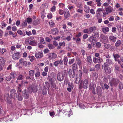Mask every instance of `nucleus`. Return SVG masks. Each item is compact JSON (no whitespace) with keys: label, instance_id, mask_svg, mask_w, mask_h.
Wrapping results in <instances>:
<instances>
[{"label":"nucleus","instance_id":"f257e3e1","mask_svg":"<svg viewBox=\"0 0 123 123\" xmlns=\"http://www.w3.org/2000/svg\"><path fill=\"white\" fill-rule=\"evenodd\" d=\"M88 82V80L87 79H86L82 80L80 84V88L81 89L83 88L84 89H86L87 88Z\"/></svg>","mask_w":123,"mask_h":123},{"label":"nucleus","instance_id":"f03ea898","mask_svg":"<svg viewBox=\"0 0 123 123\" xmlns=\"http://www.w3.org/2000/svg\"><path fill=\"white\" fill-rule=\"evenodd\" d=\"M105 10L104 12H103V16L105 17L106 16V15L108 14L109 13L114 11V9L113 8L110 6L109 7L105 8Z\"/></svg>","mask_w":123,"mask_h":123},{"label":"nucleus","instance_id":"7ed1b4c3","mask_svg":"<svg viewBox=\"0 0 123 123\" xmlns=\"http://www.w3.org/2000/svg\"><path fill=\"white\" fill-rule=\"evenodd\" d=\"M67 71L65 70L64 71V73L61 74L60 73H58L57 75V80L60 81L63 80L64 79V77L67 75Z\"/></svg>","mask_w":123,"mask_h":123},{"label":"nucleus","instance_id":"20e7f679","mask_svg":"<svg viewBox=\"0 0 123 123\" xmlns=\"http://www.w3.org/2000/svg\"><path fill=\"white\" fill-rule=\"evenodd\" d=\"M119 83V81L117 79H113L112 81L109 82L110 85L112 86H116Z\"/></svg>","mask_w":123,"mask_h":123},{"label":"nucleus","instance_id":"39448f33","mask_svg":"<svg viewBox=\"0 0 123 123\" xmlns=\"http://www.w3.org/2000/svg\"><path fill=\"white\" fill-rule=\"evenodd\" d=\"M108 66L106 63L104 65V69L105 72L106 73L109 74L111 72V69L110 68H108Z\"/></svg>","mask_w":123,"mask_h":123},{"label":"nucleus","instance_id":"423d86ee","mask_svg":"<svg viewBox=\"0 0 123 123\" xmlns=\"http://www.w3.org/2000/svg\"><path fill=\"white\" fill-rule=\"evenodd\" d=\"M95 87L96 86L93 83H91L90 85V89L92 91L93 94H95L96 93L95 89Z\"/></svg>","mask_w":123,"mask_h":123},{"label":"nucleus","instance_id":"0eeeda50","mask_svg":"<svg viewBox=\"0 0 123 123\" xmlns=\"http://www.w3.org/2000/svg\"><path fill=\"white\" fill-rule=\"evenodd\" d=\"M63 64V61L62 59H60L59 60H57L54 63V64L55 67H58L59 65H62Z\"/></svg>","mask_w":123,"mask_h":123},{"label":"nucleus","instance_id":"6e6552de","mask_svg":"<svg viewBox=\"0 0 123 123\" xmlns=\"http://www.w3.org/2000/svg\"><path fill=\"white\" fill-rule=\"evenodd\" d=\"M10 94L11 97L13 98H16L17 94L16 91L15 89H12L10 91Z\"/></svg>","mask_w":123,"mask_h":123},{"label":"nucleus","instance_id":"1a4fd4ad","mask_svg":"<svg viewBox=\"0 0 123 123\" xmlns=\"http://www.w3.org/2000/svg\"><path fill=\"white\" fill-rule=\"evenodd\" d=\"M43 56V54L42 52L38 51L35 54V56L37 59L42 58Z\"/></svg>","mask_w":123,"mask_h":123},{"label":"nucleus","instance_id":"9d476101","mask_svg":"<svg viewBox=\"0 0 123 123\" xmlns=\"http://www.w3.org/2000/svg\"><path fill=\"white\" fill-rule=\"evenodd\" d=\"M75 72L73 71V72H72V71L71 69H70L68 71V73L69 76L72 78L74 77L75 76Z\"/></svg>","mask_w":123,"mask_h":123},{"label":"nucleus","instance_id":"9b49d317","mask_svg":"<svg viewBox=\"0 0 123 123\" xmlns=\"http://www.w3.org/2000/svg\"><path fill=\"white\" fill-rule=\"evenodd\" d=\"M23 95L25 98L27 99L29 98V95L25 90H24L22 92Z\"/></svg>","mask_w":123,"mask_h":123},{"label":"nucleus","instance_id":"f8f14e48","mask_svg":"<svg viewBox=\"0 0 123 123\" xmlns=\"http://www.w3.org/2000/svg\"><path fill=\"white\" fill-rule=\"evenodd\" d=\"M19 52H17L14 54L12 56L14 60L18 59L19 58Z\"/></svg>","mask_w":123,"mask_h":123},{"label":"nucleus","instance_id":"ddd939ff","mask_svg":"<svg viewBox=\"0 0 123 123\" xmlns=\"http://www.w3.org/2000/svg\"><path fill=\"white\" fill-rule=\"evenodd\" d=\"M64 17L66 18H68L70 16L69 11L67 9H65L64 10Z\"/></svg>","mask_w":123,"mask_h":123},{"label":"nucleus","instance_id":"4468645a","mask_svg":"<svg viewBox=\"0 0 123 123\" xmlns=\"http://www.w3.org/2000/svg\"><path fill=\"white\" fill-rule=\"evenodd\" d=\"M97 93L98 95L100 96L102 93V91L101 87L99 86H98L97 88Z\"/></svg>","mask_w":123,"mask_h":123},{"label":"nucleus","instance_id":"2eb2a0df","mask_svg":"<svg viewBox=\"0 0 123 123\" xmlns=\"http://www.w3.org/2000/svg\"><path fill=\"white\" fill-rule=\"evenodd\" d=\"M50 32L51 34L55 35L57 34L58 31L57 29L55 28L51 30Z\"/></svg>","mask_w":123,"mask_h":123},{"label":"nucleus","instance_id":"dca6fc26","mask_svg":"<svg viewBox=\"0 0 123 123\" xmlns=\"http://www.w3.org/2000/svg\"><path fill=\"white\" fill-rule=\"evenodd\" d=\"M6 62L5 59L2 57H0V65H3L5 64Z\"/></svg>","mask_w":123,"mask_h":123},{"label":"nucleus","instance_id":"f3484780","mask_svg":"<svg viewBox=\"0 0 123 123\" xmlns=\"http://www.w3.org/2000/svg\"><path fill=\"white\" fill-rule=\"evenodd\" d=\"M106 62L104 64V65L106 63L108 66H109V65H111L112 64V62L111 59L109 58H107L106 59Z\"/></svg>","mask_w":123,"mask_h":123},{"label":"nucleus","instance_id":"a211bd4d","mask_svg":"<svg viewBox=\"0 0 123 123\" xmlns=\"http://www.w3.org/2000/svg\"><path fill=\"white\" fill-rule=\"evenodd\" d=\"M31 89V92H35L37 91V88L35 86H32L31 87V88L29 87L28 88V89L29 91H30V90Z\"/></svg>","mask_w":123,"mask_h":123},{"label":"nucleus","instance_id":"6ab92c4d","mask_svg":"<svg viewBox=\"0 0 123 123\" xmlns=\"http://www.w3.org/2000/svg\"><path fill=\"white\" fill-rule=\"evenodd\" d=\"M37 42L36 41L33 40L30 41L29 43V44L33 46H35L37 45Z\"/></svg>","mask_w":123,"mask_h":123},{"label":"nucleus","instance_id":"aec40b11","mask_svg":"<svg viewBox=\"0 0 123 123\" xmlns=\"http://www.w3.org/2000/svg\"><path fill=\"white\" fill-rule=\"evenodd\" d=\"M117 37H115L113 36H111L109 38L110 41L113 42H114L116 41Z\"/></svg>","mask_w":123,"mask_h":123},{"label":"nucleus","instance_id":"412c9836","mask_svg":"<svg viewBox=\"0 0 123 123\" xmlns=\"http://www.w3.org/2000/svg\"><path fill=\"white\" fill-rule=\"evenodd\" d=\"M87 61L88 62V63L89 64H91L92 63V61L91 56H89L87 57Z\"/></svg>","mask_w":123,"mask_h":123},{"label":"nucleus","instance_id":"4be33fe9","mask_svg":"<svg viewBox=\"0 0 123 123\" xmlns=\"http://www.w3.org/2000/svg\"><path fill=\"white\" fill-rule=\"evenodd\" d=\"M19 86L17 87V92L18 94H20L22 91L21 89V85L19 84L18 85Z\"/></svg>","mask_w":123,"mask_h":123},{"label":"nucleus","instance_id":"5701e85b","mask_svg":"<svg viewBox=\"0 0 123 123\" xmlns=\"http://www.w3.org/2000/svg\"><path fill=\"white\" fill-rule=\"evenodd\" d=\"M102 30L104 33H106V32H108L109 31V28L108 27H106L103 28Z\"/></svg>","mask_w":123,"mask_h":123},{"label":"nucleus","instance_id":"b1692460","mask_svg":"<svg viewBox=\"0 0 123 123\" xmlns=\"http://www.w3.org/2000/svg\"><path fill=\"white\" fill-rule=\"evenodd\" d=\"M36 71V72L35 74V76L36 77H37L40 75V73L38 68L37 69Z\"/></svg>","mask_w":123,"mask_h":123},{"label":"nucleus","instance_id":"393cba45","mask_svg":"<svg viewBox=\"0 0 123 123\" xmlns=\"http://www.w3.org/2000/svg\"><path fill=\"white\" fill-rule=\"evenodd\" d=\"M90 8L89 7L86 6H84V11L87 13H88L89 11Z\"/></svg>","mask_w":123,"mask_h":123},{"label":"nucleus","instance_id":"a878e982","mask_svg":"<svg viewBox=\"0 0 123 123\" xmlns=\"http://www.w3.org/2000/svg\"><path fill=\"white\" fill-rule=\"evenodd\" d=\"M77 63L80 67L81 68L82 64L81 61L79 59H77L76 60Z\"/></svg>","mask_w":123,"mask_h":123},{"label":"nucleus","instance_id":"bb28decb","mask_svg":"<svg viewBox=\"0 0 123 123\" xmlns=\"http://www.w3.org/2000/svg\"><path fill=\"white\" fill-rule=\"evenodd\" d=\"M90 33L95 31L96 29V27L95 26H92L89 28Z\"/></svg>","mask_w":123,"mask_h":123},{"label":"nucleus","instance_id":"cd10ccee","mask_svg":"<svg viewBox=\"0 0 123 123\" xmlns=\"http://www.w3.org/2000/svg\"><path fill=\"white\" fill-rule=\"evenodd\" d=\"M102 41L103 43L106 42L107 41V37L105 36H102Z\"/></svg>","mask_w":123,"mask_h":123},{"label":"nucleus","instance_id":"c85d7f7f","mask_svg":"<svg viewBox=\"0 0 123 123\" xmlns=\"http://www.w3.org/2000/svg\"><path fill=\"white\" fill-rule=\"evenodd\" d=\"M77 68V64L75 63H74L72 65V69L73 71L75 72Z\"/></svg>","mask_w":123,"mask_h":123},{"label":"nucleus","instance_id":"c756f323","mask_svg":"<svg viewBox=\"0 0 123 123\" xmlns=\"http://www.w3.org/2000/svg\"><path fill=\"white\" fill-rule=\"evenodd\" d=\"M104 47L105 48L107 49H109L110 47H111L112 48V47L110 45L106 43H105L104 44Z\"/></svg>","mask_w":123,"mask_h":123},{"label":"nucleus","instance_id":"7c9ffc66","mask_svg":"<svg viewBox=\"0 0 123 123\" xmlns=\"http://www.w3.org/2000/svg\"><path fill=\"white\" fill-rule=\"evenodd\" d=\"M96 17L97 19H99L101 16V12H97V11H96Z\"/></svg>","mask_w":123,"mask_h":123},{"label":"nucleus","instance_id":"2f4dec72","mask_svg":"<svg viewBox=\"0 0 123 123\" xmlns=\"http://www.w3.org/2000/svg\"><path fill=\"white\" fill-rule=\"evenodd\" d=\"M121 43V41L120 40L117 41L116 42L115 46L116 47H118L119 46Z\"/></svg>","mask_w":123,"mask_h":123},{"label":"nucleus","instance_id":"473e14b6","mask_svg":"<svg viewBox=\"0 0 123 123\" xmlns=\"http://www.w3.org/2000/svg\"><path fill=\"white\" fill-rule=\"evenodd\" d=\"M57 57V55L54 53H53L52 54L51 57L52 59L53 60L55 59Z\"/></svg>","mask_w":123,"mask_h":123},{"label":"nucleus","instance_id":"72a5a7b5","mask_svg":"<svg viewBox=\"0 0 123 123\" xmlns=\"http://www.w3.org/2000/svg\"><path fill=\"white\" fill-rule=\"evenodd\" d=\"M28 57L29 58L30 61L31 62H32L35 59L34 56L33 55H29Z\"/></svg>","mask_w":123,"mask_h":123},{"label":"nucleus","instance_id":"f704fd0d","mask_svg":"<svg viewBox=\"0 0 123 123\" xmlns=\"http://www.w3.org/2000/svg\"><path fill=\"white\" fill-rule=\"evenodd\" d=\"M96 2V4L98 6H101V0H95Z\"/></svg>","mask_w":123,"mask_h":123},{"label":"nucleus","instance_id":"c9c22d12","mask_svg":"<svg viewBox=\"0 0 123 123\" xmlns=\"http://www.w3.org/2000/svg\"><path fill=\"white\" fill-rule=\"evenodd\" d=\"M10 75L12 78H14L16 76V74L14 72H11L10 73Z\"/></svg>","mask_w":123,"mask_h":123},{"label":"nucleus","instance_id":"e433bc0d","mask_svg":"<svg viewBox=\"0 0 123 123\" xmlns=\"http://www.w3.org/2000/svg\"><path fill=\"white\" fill-rule=\"evenodd\" d=\"M34 74V71L33 70H31L29 72V75L31 76H33Z\"/></svg>","mask_w":123,"mask_h":123},{"label":"nucleus","instance_id":"4c0bfd02","mask_svg":"<svg viewBox=\"0 0 123 123\" xmlns=\"http://www.w3.org/2000/svg\"><path fill=\"white\" fill-rule=\"evenodd\" d=\"M83 32L84 33H86L87 34H90L89 29H85L83 31Z\"/></svg>","mask_w":123,"mask_h":123},{"label":"nucleus","instance_id":"58836bf2","mask_svg":"<svg viewBox=\"0 0 123 123\" xmlns=\"http://www.w3.org/2000/svg\"><path fill=\"white\" fill-rule=\"evenodd\" d=\"M49 24L50 26H53L55 25L54 23L52 20H50L49 22Z\"/></svg>","mask_w":123,"mask_h":123},{"label":"nucleus","instance_id":"ea45409f","mask_svg":"<svg viewBox=\"0 0 123 123\" xmlns=\"http://www.w3.org/2000/svg\"><path fill=\"white\" fill-rule=\"evenodd\" d=\"M64 64L65 65H66L67 64L68 62L67 57H65L63 59Z\"/></svg>","mask_w":123,"mask_h":123},{"label":"nucleus","instance_id":"a19ab883","mask_svg":"<svg viewBox=\"0 0 123 123\" xmlns=\"http://www.w3.org/2000/svg\"><path fill=\"white\" fill-rule=\"evenodd\" d=\"M103 60L100 57H98L97 58V62L100 63Z\"/></svg>","mask_w":123,"mask_h":123},{"label":"nucleus","instance_id":"79ce46f5","mask_svg":"<svg viewBox=\"0 0 123 123\" xmlns=\"http://www.w3.org/2000/svg\"><path fill=\"white\" fill-rule=\"evenodd\" d=\"M18 98L19 101H20L22 100L23 98L21 96L20 94H18Z\"/></svg>","mask_w":123,"mask_h":123},{"label":"nucleus","instance_id":"37998d69","mask_svg":"<svg viewBox=\"0 0 123 123\" xmlns=\"http://www.w3.org/2000/svg\"><path fill=\"white\" fill-rule=\"evenodd\" d=\"M6 51V49L4 48L0 49V52L2 54H3Z\"/></svg>","mask_w":123,"mask_h":123},{"label":"nucleus","instance_id":"c03bdc74","mask_svg":"<svg viewBox=\"0 0 123 123\" xmlns=\"http://www.w3.org/2000/svg\"><path fill=\"white\" fill-rule=\"evenodd\" d=\"M73 84L71 82H69L68 84V87L71 88H73Z\"/></svg>","mask_w":123,"mask_h":123},{"label":"nucleus","instance_id":"a18cd8bd","mask_svg":"<svg viewBox=\"0 0 123 123\" xmlns=\"http://www.w3.org/2000/svg\"><path fill=\"white\" fill-rule=\"evenodd\" d=\"M40 41L41 43L43 44H44L45 43L44 39L43 37H40Z\"/></svg>","mask_w":123,"mask_h":123},{"label":"nucleus","instance_id":"49530a36","mask_svg":"<svg viewBox=\"0 0 123 123\" xmlns=\"http://www.w3.org/2000/svg\"><path fill=\"white\" fill-rule=\"evenodd\" d=\"M101 44L100 42H98L96 43V47L97 48H99L101 46Z\"/></svg>","mask_w":123,"mask_h":123},{"label":"nucleus","instance_id":"de8ad7c7","mask_svg":"<svg viewBox=\"0 0 123 123\" xmlns=\"http://www.w3.org/2000/svg\"><path fill=\"white\" fill-rule=\"evenodd\" d=\"M48 46L49 49H52L54 48V46L50 44H48Z\"/></svg>","mask_w":123,"mask_h":123},{"label":"nucleus","instance_id":"09e8293b","mask_svg":"<svg viewBox=\"0 0 123 123\" xmlns=\"http://www.w3.org/2000/svg\"><path fill=\"white\" fill-rule=\"evenodd\" d=\"M114 56L115 59V60L116 61H117L116 59L119 58L120 57L119 55L117 54L114 55Z\"/></svg>","mask_w":123,"mask_h":123},{"label":"nucleus","instance_id":"8fccbe9b","mask_svg":"<svg viewBox=\"0 0 123 123\" xmlns=\"http://www.w3.org/2000/svg\"><path fill=\"white\" fill-rule=\"evenodd\" d=\"M95 38L94 37H93V36H91L89 38V41L90 42H91L92 41H94V38Z\"/></svg>","mask_w":123,"mask_h":123},{"label":"nucleus","instance_id":"3c124183","mask_svg":"<svg viewBox=\"0 0 123 123\" xmlns=\"http://www.w3.org/2000/svg\"><path fill=\"white\" fill-rule=\"evenodd\" d=\"M65 42L63 41L62 43L60 42L59 43V44L60 46H62L63 47L65 46Z\"/></svg>","mask_w":123,"mask_h":123},{"label":"nucleus","instance_id":"603ef678","mask_svg":"<svg viewBox=\"0 0 123 123\" xmlns=\"http://www.w3.org/2000/svg\"><path fill=\"white\" fill-rule=\"evenodd\" d=\"M32 19L31 18H28L27 19V21L28 23H29L32 22Z\"/></svg>","mask_w":123,"mask_h":123},{"label":"nucleus","instance_id":"864d4df0","mask_svg":"<svg viewBox=\"0 0 123 123\" xmlns=\"http://www.w3.org/2000/svg\"><path fill=\"white\" fill-rule=\"evenodd\" d=\"M52 17V13H49L47 15V17L49 19L51 18Z\"/></svg>","mask_w":123,"mask_h":123},{"label":"nucleus","instance_id":"5fc2aeb1","mask_svg":"<svg viewBox=\"0 0 123 123\" xmlns=\"http://www.w3.org/2000/svg\"><path fill=\"white\" fill-rule=\"evenodd\" d=\"M117 30V28L115 27H113L112 28V31L113 33H115Z\"/></svg>","mask_w":123,"mask_h":123},{"label":"nucleus","instance_id":"6e6d98bb","mask_svg":"<svg viewBox=\"0 0 123 123\" xmlns=\"http://www.w3.org/2000/svg\"><path fill=\"white\" fill-rule=\"evenodd\" d=\"M23 78V76L21 75H19L17 79V80H22Z\"/></svg>","mask_w":123,"mask_h":123},{"label":"nucleus","instance_id":"4d7b16f0","mask_svg":"<svg viewBox=\"0 0 123 123\" xmlns=\"http://www.w3.org/2000/svg\"><path fill=\"white\" fill-rule=\"evenodd\" d=\"M93 37H94L95 38H98L99 36V34L98 33H95L94 34V35Z\"/></svg>","mask_w":123,"mask_h":123},{"label":"nucleus","instance_id":"13d9d810","mask_svg":"<svg viewBox=\"0 0 123 123\" xmlns=\"http://www.w3.org/2000/svg\"><path fill=\"white\" fill-rule=\"evenodd\" d=\"M2 26L3 27H5L7 25L4 22H2L1 23Z\"/></svg>","mask_w":123,"mask_h":123},{"label":"nucleus","instance_id":"bf43d9fd","mask_svg":"<svg viewBox=\"0 0 123 123\" xmlns=\"http://www.w3.org/2000/svg\"><path fill=\"white\" fill-rule=\"evenodd\" d=\"M12 31H16L17 30V28L16 26H14L12 27Z\"/></svg>","mask_w":123,"mask_h":123},{"label":"nucleus","instance_id":"052dcab7","mask_svg":"<svg viewBox=\"0 0 123 123\" xmlns=\"http://www.w3.org/2000/svg\"><path fill=\"white\" fill-rule=\"evenodd\" d=\"M77 7L80 9L82 8V4L80 3H79L78 4L77 6Z\"/></svg>","mask_w":123,"mask_h":123},{"label":"nucleus","instance_id":"680f3d73","mask_svg":"<svg viewBox=\"0 0 123 123\" xmlns=\"http://www.w3.org/2000/svg\"><path fill=\"white\" fill-rule=\"evenodd\" d=\"M74 59L71 60L68 62L69 64L70 65L72 64L74 62Z\"/></svg>","mask_w":123,"mask_h":123},{"label":"nucleus","instance_id":"e2e57ef3","mask_svg":"<svg viewBox=\"0 0 123 123\" xmlns=\"http://www.w3.org/2000/svg\"><path fill=\"white\" fill-rule=\"evenodd\" d=\"M93 2L92 1H90L87 2V4L89 6H92V4H93Z\"/></svg>","mask_w":123,"mask_h":123},{"label":"nucleus","instance_id":"0e129e2a","mask_svg":"<svg viewBox=\"0 0 123 123\" xmlns=\"http://www.w3.org/2000/svg\"><path fill=\"white\" fill-rule=\"evenodd\" d=\"M100 65L99 64H97L95 65V68L97 70H99L100 68Z\"/></svg>","mask_w":123,"mask_h":123},{"label":"nucleus","instance_id":"69168bd1","mask_svg":"<svg viewBox=\"0 0 123 123\" xmlns=\"http://www.w3.org/2000/svg\"><path fill=\"white\" fill-rule=\"evenodd\" d=\"M27 23L26 21H25L22 24V26H25L27 25Z\"/></svg>","mask_w":123,"mask_h":123},{"label":"nucleus","instance_id":"338daca9","mask_svg":"<svg viewBox=\"0 0 123 123\" xmlns=\"http://www.w3.org/2000/svg\"><path fill=\"white\" fill-rule=\"evenodd\" d=\"M90 12L92 14H94L95 13V12L93 9H91L90 11Z\"/></svg>","mask_w":123,"mask_h":123},{"label":"nucleus","instance_id":"774afa93","mask_svg":"<svg viewBox=\"0 0 123 123\" xmlns=\"http://www.w3.org/2000/svg\"><path fill=\"white\" fill-rule=\"evenodd\" d=\"M79 106L81 109H84V108L85 106H84L83 104H79Z\"/></svg>","mask_w":123,"mask_h":123}]
</instances>
